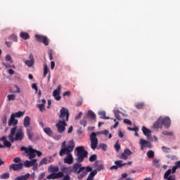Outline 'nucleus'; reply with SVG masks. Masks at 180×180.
I'll list each match as a JSON object with an SVG mask.
<instances>
[{"label": "nucleus", "instance_id": "1", "mask_svg": "<svg viewBox=\"0 0 180 180\" xmlns=\"http://www.w3.org/2000/svg\"><path fill=\"white\" fill-rule=\"evenodd\" d=\"M92 172V167H91V166H87L85 167H82V165L79 163L74 164L72 169V172H73L74 174H76V175H79L77 176V179L79 180L82 179L84 176H86V175H88V172Z\"/></svg>", "mask_w": 180, "mask_h": 180}, {"label": "nucleus", "instance_id": "2", "mask_svg": "<svg viewBox=\"0 0 180 180\" xmlns=\"http://www.w3.org/2000/svg\"><path fill=\"white\" fill-rule=\"evenodd\" d=\"M8 138L11 143H15V141H22V140L25 139V132H23V129L20 128L18 129V127H13L11 129V132Z\"/></svg>", "mask_w": 180, "mask_h": 180}, {"label": "nucleus", "instance_id": "3", "mask_svg": "<svg viewBox=\"0 0 180 180\" xmlns=\"http://www.w3.org/2000/svg\"><path fill=\"white\" fill-rule=\"evenodd\" d=\"M75 148V142L74 141H70L68 144L67 141H64L60 146V150L59 151L60 157H64V155H68V154H72Z\"/></svg>", "mask_w": 180, "mask_h": 180}, {"label": "nucleus", "instance_id": "4", "mask_svg": "<svg viewBox=\"0 0 180 180\" xmlns=\"http://www.w3.org/2000/svg\"><path fill=\"white\" fill-rule=\"evenodd\" d=\"M23 124L24 127L27 128L26 133L29 140H30L31 141H33V139H34V132H33L34 128L32 126H30V117H25L23 120Z\"/></svg>", "mask_w": 180, "mask_h": 180}, {"label": "nucleus", "instance_id": "5", "mask_svg": "<svg viewBox=\"0 0 180 180\" xmlns=\"http://www.w3.org/2000/svg\"><path fill=\"white\" fill-rule=\"evenodd\" d=\"M77 151V162H82L86 157H88V151L85 150L84 146H78L76 148Z\"/></svg>", "mask_w": 180, "mask_h": 180}, {"label": "nucleus", "instance_id": "6", "mask_svg": "<svg viewBox=\"0 0 180 180\" xmlns=\"http://www.w3.org/2000/svg\"><path fill=\"white\" fill-rule=\"evenodd\" d=\"M20 151H25V154H27V157L29 158V160H33L36 158V149H34L32 146H28V148L22 146Z\"/></svg>", "mask_w": 180, "mask_h": 180}, {"label": "nucleus", "instance_id": "7", "mask_svg": "<svg viewBox=\"0 0 180 180\" xmlns=\"http://www.w3.org/2000/svg\"><path fill=\"white\" fill-rule=\"evenodd\" d=\"M67 169H70V167H63L61 169L62 172H58L57 173H53L49 174V176H46V179H60L61 178H63L64 173L65 172V171H67Z\"/></svg>", "mask_w": 180, "mask_h": 180}, {"label": "nucleus", "instance_id": "8", "mask_svg": "<svg viewBox=\"0 0 180 180\" xmlns=\"http://www.w3.org/2000/svg\"><path fill=\"white\" fill-rule=\"evenodd\" d=\"M59 118L61 119V120H65V122H68V119H70V112L68 110L63 107L60 111Z\"/></svg>", "mask_w": 180, "mask_h": 180}, {"label": "nucleus", "instance_id": "9", "mask_svg": "<svg viewBox=\"0 0 180 180\" xmlns=\"http://www.w3.org/2000/svg\"><path fill=\"white\" fill-rule=\"evenodd\" d=\"M91 148L92 150H96L98 147V138H96V133L92 132L90 135Z\"/></svg>", "mask_w": 180, "mask_h": 180}, {"label": "nucleus", "instance_id": "10", "mask_svg": "<svg viewBox=\"0 0 180 180\" xmlns=\"http://www.w3.org/2000/svg\"><path fill=\"white\" fill-rule=\"evenodd\" d=\"M35 39L37 41H39V43H43L44 46H49V43H50V39H49L46 36L36 34Z\"/></svg>", "mask_w": 180, "mask_h": 180}, {"label": "nucleus", "instance_id": "11", "mask_svg": "<svg viewBox=\"0 0 180 180\" xmlns=\"http://www.w3.org/2000/svg\"><path fill=\"white\" fill-rule=\"evenodd\" d=\"M56 126L59 133H64L65 131L67 123L65 122V120H59L58 122L56 123Z\"/></svg>", "mask_w": 180, "mask_h": 180}, {"label": "nucleus", "instance_id": "12", "mask_svg": "<svg viewBox=\"0 0 180 180\" xmlns=\"http://www.w3.org/2000/svg\"><path fill=\"white\" fill-rule=\"evenodd\" d=\"M140 146H141V150H144V148H151V143L148 141L144 140L143 139H140L139 141Z\"/></svg>", "mask_w": 180, "mask_h": 180}, {"label": "nucleus", "instance_id": "13", "mask_svg": "<svg viewBox=\"0 0 180 180\" xmlns=\"http://www.w3.org/2000/svg\"><path fill=\"white\" fill-rule=\"evenodd\" d=\"M162 125L165 126L166 129H169L171 127V119L169 117H161Z\"/></svg>", "mask_w": 180, "mask_h": 180}, {"label": "nucleus", "instance_id": "14", "mask_svg": "<svg viewBox=\"0 0 180 180\" xmlns=\"http://www.w3.org/2000/svg\"><path fill=\"white\" fill-rule=\"evenodd\" d=\"M63 162L64 164H68V165L74 164V157L72 156V153L66 155V156L63 159Z\"/></svg>", "mask_w": 180, "mask_h": 180}, {"label": "nucleus", "instance_id": "15", "mask_svg": "<svg viewBox=\"0 0 180 180\" xmlns=\"http://www.w3.org/2000/svg\"><path fill=\"white\" fill-rule=\"evenodd\" d=\"M61 91V85L58 86L57 89L53 91V96H54L56 101H60L61 99V96H60V91Z\"/></svg>", "mask_w": 180, "mask_h": 180}, {"label": "nucleus", "instance_id": "16", "mask_svg": "<svg viewBox=\"0 0 180 180\" xmlns=\"http://www.w3.org/2000/svg\"><path fill=\"white\" fill-rule=\"evenodd\" d=\"M15 115L13 114H11V117L8 120V126H13V127H18V126H16V124H18V120L15 119Z\"/></svg>", "mask_w": 180, "mask_h": 180}, {"label": "nucleus", "instance_id": "17", "mask_svg": "<svg viewBox=\"0 0 180 180\" xmlns=\"http://www.w3.org/2000/svg\"><path fill=\"white\" fill-rule=\"evenodd\" d=\"M10 169H13V171H20V169H23V165L22 163L12 164L10 166Z\"/></svg>", "mask_w": 180, "mask_h": 180}, {"label": "nucleus", "instance_id": "18", "mask_svg": "<svg viewBox=\"0 0 180 180\" xmlns=\"http://www.w3.org/2000/svg\"><path fill=\"white\" fill-rule=\"evenodd\" d=\"M58 171H60V167H58V166L51 165L48 167V172H50L51 174H57Z\"/></svg>", "mask_w": 180, "mask_h": 180}, {"label": "nucleus", "instance_id": "19", "mask_svg": "<svg viewBox=\"0 0 180 180\" xmlns=\"http://www.w3.org/2000/svg\"><path fill=\"white\" fill-rule=\"evenodd\" d=\"M164 179L175 180V176L171 175V169H169L164 174Z\"/></svg>", "mask_w": 180, "mask_h": 180}, {"label": "nucleus", "instance_id": "20", "mask_svg": "<svg viewBox=\"0 0 180 180\" xmlns=\"http://www.w3.org/2000/svg\"><path fill=\"white\" fill-rule=\"evenodd\" d=\"M0 141H3L4 147H7V148H11L12 147V143L6 139V136H2L0 138Z\"/></svg>", "mask_w": 180, "mask_h": 180}, {"label": "nucleus", "instance_id": "21", "mask_svg": "<svg viewBox=\"0 0 180 180\" xmlns=\"http://www.w3.org/2000/svg\"><path fill=\"white\" fill-rule=\"evenodd\" d=\"M154 129H162V122L161 121V117L153 124Z\"/></svg>", "mask_w": 180, "mask_h": 180}, {"label": "nucleus", "instance_id": "22", "mask_svg": "<svg viewBox=\"0 0 180 180\" xmlns=\"http://www.w3.org/2000/svg\"><path fill=\"white\" fill-rule=\"evenodd\" d=\"M142 131H143L144 136H146V137L148 139H150V137H151V131L150 129H147V127H143Z\"/></svg>", "mask_w": 180, "mask_h": 180}, {"label": "nucleus", "instance_id": "23", "mask_svg": "<svg viewBox=\"0 0 180 180\" xmlns=\"http://www.w3.org/2000/svg\"><path fill=\"white\" fill-rule=\"evenodd\" d=\"M44 133H46V134H47V136H49V137H53V131L51 130V128H50V127H45V128L44 129Z\"/></svg>", "mask_w": 180, "mask_h": 180}, {"label": "nucleus", "instance_id": "24", "mask_svg": "<svg viewBox=\"0 0 180 180\" xmlns=\"http://www.w3.org/2000/svg\"><path fill=\"white\" fill-rule=\"evenodd\" d=\"M20 37L22 38L23 40H27L30 39V36L29 35V33L21 32L20 34Z\"/></svg>", "mask_w": 180, "mask_h": 180}, {"label": "nucleus", "instance_id": "25", "mask_svg": "<svg viewBox=\"0 0 180 180\" xmlns=\"http://www.w3.org/2000/svg\"><path fill=\"white\" fill-rule=\"evenodd\" d=\"M122 162H123V161H122V160H116L115 162V165H117V168H122V167H124V166L127 165V163H122Z\"/></svg>", "mask_w": 180, "mask_h": 180}, {"label": "nucleus", "instance_id": "26", "mask_svg": "<svg viewBox=\"0 0 180 180\" xmlns=\"http://www.w3.org/2000/svg\"><path fill=\"white\" fill-rule=\"evenodd\" d=\"M98 115H99L101 119H104L105 120H108L110 119V117H106V112H105V111L99 112Z\"/></svg>", "mask_w": 180, "mask_h": 180}, {"label": "nucleus", "instance_id": "27", "mask_svg": "<svg viewBox=\"0 0 180 180\" xmlns=\"http://www.w3.org/2000/svg\"><path fill=\"white\" fill-rule=\"evenodd\" d=\"M29 178H30V174H26L24 176H20L15 178V180H27Z\"/></svg>", "mask_w": 180, "mask_h": 180}, {"label": "nucleus", "instance_id": "28", "mask_svg": "<svg viewBox=\"0 0 180 180\" xmlns=\"http://www.w3.org/2000/svg\"><path fill=\"white\" fill-rule=\"evenodd\" d=\"M96 174H98V172H96V170H94L89 174L86 180H94V178L95 177V175H96Z\"/></svg>", "mask_w": 180, "mask_h": 180}, {"label": "nucleus", "instance_id": "29", "mask_svg": "<svg viewBox=\"0 0 180 180\" xmlns=\"http://www.w3.org/2000/svg\"><path fill=\"white\" fill-rule=\"evenodd\" d=\"M87 116H89V117H91V119H92L93 120H96V115L95 114V112H94V111L91 110L88 111Z\"/></svg>", "mask_w": 180, "mask_h": 180}, {"label": "nucleus", "instance_id": "30", "mask_svg": "<svg viewBox=\"0 0 180 180\" xmlns=\"http://www.w3.org/2000/svg\"><path fill=\"white\" fill-rule=\"evenodd\" d=\"M95 167H96V172H98V171L101 172L105 169L103 164L98 165V161L95 162Z\"/></svg>", "mask_w": 180, "mask_h": 180}, {"label": "nucleus", "instance_id": "31", "mask_svg": "<svg viewBox=\"0 0 180 180\" xmlns=\"http://www.w3.org/2000/svg\"><path fill=\"white\" fill-rule=\"evenodd\" d=\"M49 71H50V70L49 69V67H47V64L44 65V78H46V77H47Z\"/></svg>", "mask_w": 180, "mask_h": 180}, {"label": "nucleus", "instance_id": "32", "mask_svg": "<svg viewBox=\"0 0 180 180\" xmlns=\"http://www.w3.org/2000/svg\"><path fill=\"white\" fill-rule=\"evenodd\" d=\"M25 65H27L30 68L33 67L34 65V60H25Z\"/></svg>", "mask_w": 180, "mask_h": 180}, {"label": "nucleus", "instance_id": "33", "mask_svg": "<svg viewBox=\"0 0 180 180\" xmlns=\"http://www.w3.org/2000/svg\"><path fill=\"white\" fill-rule=\"evenodd\" d=\"M113 113L115 115V117L116 119H117V120H122V119L120 118V111H119V110H113Z\"/></svg>", "mask_w": 180, "mask_h": 180}, {"label": "nucleus", "instance_id": "34", "mask_svg": "<svg viewBox=\"0 0 180 180\" xmlns=\"http://www.w3.org/2000/svg\"><path fill=\"white\" fill-rule=\"evenodd\" d=\"M23 115H25V112H23L22 111H18L15 113H13L14 117H22V116H23Z\"/></svg>", "mask_w": 180, "mask_h": 180}, {"label": "nucleus", "instance_id": "35", "mask_svg": "<svg viewBox=\"0 0 180 180\" xmlns=\"http://www.w3.org/2000/svg\"><path fill=\"white\" fill-rule=\"evenodd\" d=\"M89 160L90 162H94V161H96V160H98V156L96 155V154H94L90 156Z\"/></svg>", "mask_w": 180, "mask_h": 180}, {"label": "nucleus", "instance_id": "36", "mask_svg": "<svg viewBox=\"0 0 180 180\" xmlns=\"http://www.w3.org/2000/svg\"><path fill=\"white\" fill-rule=\"evenodd\" d=\"M37 107L39 109L41 112H44L46 110V108L44 107V104H37Z\"/></svg>", "mask_w": 180, "mask_h": 180}, {"label": "nucleus", "instance_id": "37", "mask_svg": "<svg viewBox=\"0 0 180 180\" xmlns=\"http://www.w3.org/2000/svg\"><path fill=\"white\" fill-rule=\"evenodd\" d=\"M147 157L148 158H154V151L148 150L147 152Z\"/></svg>", "mask_w": 180, "mask_h": 180}, {"label": "nucleus", "instance_id": "38", "mask_svg": "<svg viewBox=\"0 0 180 180\" xmlns=\"http://www.w3.org/2000/svg\"><path fill=\"white\" fill-rule=\"evenodd\" d=\"M118 157L119 158H120V160H127L129 156H127L126 153L124 152L123 153L120 154Z\"/></svg>", "mask_w": 180, "mask_h": 180}, {"label": "nucleus", "instance_id": "39", "mask_svg": "<svg viewBox=\"0 0 180 180\" xmlns=\"http://www.w3.org/2000/svg\"><path fill=\"white\" fill-rule=\"evenodd\" d=\"M114 148L115 149V150L117 152H119L120 150V144L119 143V141H117L115 146H114Z\"/></svg>", "mask_w": 180, "mask_h": 180}, {"label": "nucleus", "instance_id": "40", "mask_svg": "<svg viewBox=\"0 0 180 180\" xmlns=\"http://www.w3.org/2000/svg\"><path fill=\"white\" fill-rule=\"evenodd\" d=\"M1 120H2L3 124H6V123L8 122V117L6 116V115H4L1 117Z\"/></svg>", "mask_w": 180, "mask_h": 180}, {"label": "nucleus", "instance_id": "41", "mask_svg": "<svg viewBox=\"0 0 180 180\" xmlns=\"http://www.w3.org/2000/svg\"><path fill=\"white\" fill-rule=\"evenodd\" d=\"M46 164H47V159L46 158H44L39 162V167H41V165H44Z\"/></svg>", "mask_w": 180, "mask_h": 180}, {"label": "nucleus", "instance_id": "42", "mask_svg": "<svg viewBox=\"0 0 180 180\" xmlns=\"http://www.w3.org/2000/svg\"><path fill=\"white\" fill-rule=\"evenodd\" d=\"M25 167H26V168H30V167H32V164L30 162V161L29 160H25L24 162V164H22Z\"/></svg>", "mask_w": 180, "mask_h": 180}, {"label": "nucleus", "instance_id": "43", "mask_svg": "<svg viewBox=\"0 0 180 180\" xmlns=\"http://www.w3.org/2000/svg\"><path fill=\"white\" fill-rule=\"evenodd\" d=\"M136 108L138 109H144V103H138L136 104Z\"/></svg>", "mask_w": 180, "mask_h": 180}, {"label": "nucleus", "instance_id": "44", "mask_svg": "<svg viewBox=\"0 0 180 180\" xmlns=\"http://www.w3.org/2000/svg\"><path fill=\"white\" fill-rule=\"evenodd\" d=\"M7 98L8 101H15L16 96L15 94H9Z\"/></svg>", "mask_w": 180, "mask_h": 180}, {"label": "nucleus", "instance_id": "45", "mask_svg": "<svg viewBox=\"0 0 180 180\" xmlns=\"http://www.w3.org/2000/svg\"><path fill=\"white\" fill-rule=\"evenodd\" d=\"M10 40H13V41H18V37L15 34H12L9 37Z\"/></svg>", "mask_w": 180, "mask_h": 180}, {"label": "nucleus", "instance_id": "46", "mask_svg": "<svg viewBox=\"0 0 180 180\" xmlns=\"http://www.w3.org/2000/svg\"><path fill=\"white\" fill-rule=\"evenodd\" d=\"M162 134H164V136H174V132H172V131H164L162 132Z\"/></svg>", "mask_w": 180, "mask_h": 180}, {"label": "nucleus", "instance_id": "47", "mask_svg": "<svg viewBox=\"0 0 180 180\" xmlns=\"http://www.w3.org/2000/svg\"><path fill=\"white\" fill-rule=\"evenodd\" d=\"M124 153L129 157L130 155H131L132 153L131 150H130V149H124Z\"/></svg>", "mask_w": 180, "mask_h": 180}, {"label": "nucleus", "instance_id": "48", "mask_svg": "<svg viewBox=\"0 0 180 180\" xmlns=\"http://www.w3.org/2000/svg\"><path fill=\"white\" fill-rule=\"evenodd\" d=\"M9 176H10L9 173H4L1 175V179H8Z\"/></svg>", "mask_w": 180, "mask_h": 180}, {"label": "nucleus", "instance_id": "49", "mask_svg": "<svg viewBox=\"0 0 180 180\" xmlns=\"http://www.w3.org/2000/svg\"><path fill=\"white\" fill-rule=\"evenodd\" d=\"M100 147L102 148L103 151H106L108 150V146L105 143H102L100 145Z\"/></svg>", "mask_w": 180, "mask_h": 180}, {"label": "nucleus", "instance_id": "50", "mask_svg": "<svg viewBox=\"0 0 180 180\" xmlns=\"http://www.w3.org/2000/svg\"><path fill=\"white\" fill-rule=\"evenodd\" d=\"M158 162H160V160L158 159H154L153 160V165H155V167H160V165L158 164Z\"/></svg>", "mask_w": 180, "mask_h": 180}, {"label": "nucleus", "instance_id": "51", "mask_svg": "<svg viewBox=\"0 0 180 180\" xmlns=\"http://www.w3.org/2000/svg\"><path fill=\"white\" fill-rule=\"evenodd\" d=\"M79 123H80L81 126H84V127H86V120L83 119V120H80Z\"/></svg>", "mask_w": 180, "mask_h": 180}, {"label": "nucleus", "instance_id": "52", "mask_svg": "<svg viewBox=\"0 0 180 180\" xmlns=\"http://www.w3.org/2000/svg\"><path fill=\"white\" fill-rule=\"evenodd\" d=\"M162 150L163 153H169V150H171V149L169 148L162 146Z\"/></svg>", "mask_w": 180, "mask_h": 180}, {"label": "nucleus", "instance_id": "53", "mask_svg": "<svg viewBox=\"0 0 180 180\" xmlns=\"http://www.w3.org/2000/svg\"><path fill=\"white\" fill-rule=\"evenodd\" d=\"M100 134H104V136H108V134H109V130L105 129L103 131H101Z\"/></svg>", "mask_w": 180, "mask_h": 180}, {"label": "nucleus", "instance_id": "54", "mask_svg": "<svg viewBox=\"0 0 180 180\" xmlns=\"http://www.w3.org/2000/svg\"><path fill=\"white\" fill-rule=\"evenodd\" d=\"M45 176H46V173H45V172H42L41 174L39 175L38 179H39V180H41V179H43V178H44Z\"/></svg>", "mask_w": 180, "mask_h": 180}, {"label": "nucleus", "instance_id": "55", "mask_svg": "<svg viewBox=\"0 0 180 180\" xmlns=\"http://www.w3.org/2000/svg\"><path fill=\"white\" fill-rule=\"evenodd\" d=\"M127 129L130 130V131H139V127H134V128L127 127Z\"/></svg>", "mask_w": 180, "mask_h": 180}, {"label": "nucleus", "instance_id": "56", "mask_svg": "<svg viewBox=\"0 0 180 180\" xmlns=\"http://www.w3.org/2000/svg\"><path fill=\"white\" fill-rule=\"evenodd\" d=\"M30 162H31V166L33 167L34 165H36V164H37V159H33L30 161Z\"/></svg>", "mask_w": 180, "mask_h": 180}, {"label": "nucleus", "instance_id": "57", "mask_svg": "<svg viewBox=\"0 0 180 180\" xmlns=\"http://www.w3.org/2000/svg\"><path fill=\"white\" fill-rule=\"evenodd\" d=\"M6 60L10 61V63H13L12 57H11V55H6Z\"/></svg>", "mask_w": 180, "mask_h": 180}, {"label": "nucleus", "instance_id": "58", "mask_svg": "<svg viewBox=\"0 0 180 180\" xmlns=\"http://www.w3.org/2000/svg\"><path fill=\"white\" fill-rule=\"evenodd\" d=\"M176 169H178L177 166L175 165V166H174L171 170V172L172 174H175V172H176Z\"/></svg>", "mask_w": 180, "mask_h": 180}, {"label": "nucleus", "instance_id": "59", "mask_svg": "<svg viewBox=\"0 0 180 180\" xmlns=\"http://www.w3.org/2000/svg\"><path fill=\"white\" fill-rule=\"evenodd\" d=\"M123 122L125 123V124H129V126L131 124V121L128 119H124Z\"/></svg>", "mask_w": 180, "mask_h": 180}, {"label": "nucleus", "instance_id": "60", "mask_svg": "<svg viewBox=\"0 0 180 180\" xmlns=\"http://www.w3.org/2000/svg\"><path fill=\"white\" fill-rule=\"evenodd\" d=\"M118 136L120 137V139H123V137H124V134H123V132H122L121 130L118 131Z\"/></svg>", "mask_w": 180, "mask_h": 180}, {"label": "nucleus", "instance_id": "61", "mask_svg": "<svg viewBox=\"0 0 180 180\" xmlns=\"http://www.w3.org/2000/svg\"><path fill=\"white\" fill-rule=\"evenodd\" d=\"M54 140H60L61 139V135H54L53 136Z\"/></svg>", "mask_w": 180, "mask_h": 180}, {"label": "nucleus", "instance_id": "62", "mask_svg": "<svg viewBox=\"0 0 180 180\" xmlns=\"http://www.w3.org/2000/svg\"><path fill=\"white\" fill-rule=\"evenodd\" d=\"M63 180H71V176H70L68 174H66L65 176H63Z\"/></svg>", "mask_w": 180, "mask_h": 180}, {"label": "nucleus", "instance_id": "63", "mask_svg": "<svg viewBox=\"0 0 180 180\" xmlns=\"http://www.w3.org/2000/svg\"><path fill=\"white\" fill-rule=\"evenodd\" d=\"M83 100L82 99H81V100H79L78 101H77V104H76V106H81L82 105V103H83Z\"/></svg>", "mask_w": 180, "mask_h": 180}, {"label": "nucleus", "instance_id": "64", "mask_svg": "<svg viewBox=\"0 0 180 180\" xmlns=\"http://www.w3.org/2000/svg\"><path fill=\"white\" fill-rule=\"evenodd\" d=\"M13 162H15V164H18V162H20V158H15L13 159Z\"/></svg>", "mask_w": 180, "mask_h": 180}]
</instances>
